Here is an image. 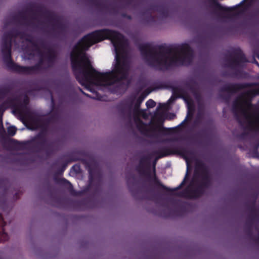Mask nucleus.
<instances>
[{
	"label": "nucleus",
	"mask_w": 259,
	"mask_h": 259,
	"mask_svg": "<svg viewBox=\"0 0 259 259\" xmlns=\"http://www.w3.org/2000/svg\"><path fill=\"white\" fill-rule=\"evenodd\" d=\"M171 90L172 95L170 98L165 103H160L155 114V117L160 121L166 118V111L169 110L171 104L178 98V87L176 85Z\"/></svg>",
	"instance_id": "8"
},
{
	"label": "nucleus",
	"mask_w": 259,
	"mask_h": 259,
	"mask_svg": "<svg viewBox=\"0 0 259 259\" xmlns=\"http://www.w3.org/2000/svg\"><path fill=\"white\" fill-rule=\"evenodd\" d=\"M250 87V84L245 83H228L223 85L220 89L222 92H227L230 94H235L238 91Z\"/></svg>",
	"instance_id": "11"
},
{
	"label": "nucleus",
	"mask_w": 259,
	"mask_h": 259,
	"mask_svg": "<svg viewBox=\"0 0 259 259\" xmlns=\"http://www.w3.org/2000/svg\"><path fill=\"white\" fill-rule=\"evenodd\" d=\"M255 121H258V120H257V119H256V120H255Z\"/></svg>",
	"instance_id": "43"
},
{
	"label": "nucleus",
	"mask_w": 259,
	"mask_h": 259,
	"mask_svg": "<svg viewBox=\"0 0 259 259\" xmlns=\"http://www.w3.org/2000/svg\"><path fill=\"white\" fill-rule=\"evenodd\" d=\"M251 226V221H247L246 222V228L245 229V231L249 238L254 240L255 238H253Z\"/></svg>",
	"instance_id": "18"
},
{
	"label": "nucleus",
	"mask_w": 259,
	"mask_h": 259,
	"mask_svg": "<svg viewBox=\"0 0 259 259\" xmlns=\"http://www.w3.org/2000/svg\"><path fill=\"white\" fill-rule=\"evenodd\" d=\"M16 132V128L14 126H11L8 128V133L9 135L13 136Z\"/></svg>",
	"instance_id": "22"
},
{
	"label": "nucleus",
	"mask_w": 259,
	"mask_h": 259,
	"mask_svg": "<svg viewBox=\"0 0 259 259\" xmlns=\"http://www.w3.org/2000/svg\"><path fill=\"white\" fill-rule=\"evenodd\" d=\"M227 66L231 68L241 66V63L247 62L244 54L240 48L234 49L229 54Z\"/></svg>",
	"instance_id": "10"
},
{
	"label": "nucleus",
	"mask_w": 259,
	"mask_h": 259,
	"mask_svg": "<svg viewBox=\"0 0 259 259\" xmlns=\"http://www.w3.org/2000/svg\"><path fill=\"white\" fill-rule=\"evenodd\" d=\"M243 113L246 119L248 120L247 127L250 130L259 132V126L256 125L254 121L251 120L250 115L245 110H243Z\"/></svg>",
	"instance_id": "14"
},
{
	"label": "nucleus",
	"mask_w": 259,
	"mask_h": 259,
	"mask_svg": "<svg viewBox=\"0 0 259 259\" xmlns=\"http://www.w3.org/2000/svg\"><path fill=\"white\" fill-rule=\"evenodd\" d=\"M179 207H180V205H179Z\"/></svg>",
	"instance_id": "44"
},
{
	"label": "nucleus",
	"mask_w": 259,
	"mask_h": 259,
	"mask_svg": "<svg viewBox=\"0 0 259 259\" xmlns=\"http://www.w3.org/2000/svg\"><path fill=\"white\" fill-rule=\"evenodd\" d=\"M238 103L237 102V101H235L233 104V109L234 111H235L237 109V108L238 107Z\"/></svg>",
	"instance_id": "27"
},
{
	"label": "nucleus",
	"mask_w": 259,
	"mask_h": 259,
	"mask_svg": "<svg viewBox=\"0 0 259 259\" xmlns=\"http://www.w3.org/2000/svg\"><path fill=\"white\" fill-rule=\"evenodd\" d=\"M248 133L246 132H243L239 135V138L241 139H244L247 136Z\"/></svg>",
	"instance_id": "26"
},
{
	"label": "nucleus",
	"mask_w": 259,
	"mask_h": 259,
	"mask_svg": "<svg viewBox=\"0 0 259 259\" xmlns=\"http://www.w3.org/2000/svg\"><path fill=\"white\" fill-rule=\"evenodd\" d=\"M190 90L196 100H199L201 98L199 91L196 87L191 85L190 87Z\"/></svg>",
	"instance_id": "19"
},
{
	"label": "nucleus",
	"mask_w": 259,
	"mask_h": 259,
	"mask_svg": "<svg viewBox=\"0 0 259 259\" xmlns=\"http://www.w3.org/2000/svg\"><path fill=\"white\" fill-rule=\"evenodd\" d=\"M223 76L225 77L227 76H230L231 75L229 74V73L227 71H224L223 73Z\"/></svg>",
	"instance_id": "30"
},
{
	"label": "nucleus",
	"mask_w": 259,
	"mask_h": 259,
	"mask_svg": "<svg viewBox=\"0 0 259 259\" xmlns=\"http://www.w3.org/2000/svg\"><path fill=\"white\" fill-rule=\"evenodd\" d=\"M197 120H198V119H196L195 120V123H196L197 122Z\"/></svg>",
	"instance_id": "37"
},
{
	"label": "nucleus",
	"mask_w": 259,
	"mask_h": 259,
	"mask_svg": "<svg viewBox=\"0 0 259 259\" xmlns=\"http://www.w3.org/2000/svg\"><path fill=\"white\" fill-rule=\"evenodd\" d=\"M247 5V6H250V4H248Z\"/></svg>",
	"instance_id": "42"
},
{
	"label": "nucleus",
	"mask_w": 259,
	"mask_h": 259,
	"mask_svg": "<svg viewBox=\"0 0 259 259\" xmlns=\"http://www.w3.org/2000/svg\"><path fill=\"white\" fill-rule=\"evenodd\" d=\"M70 60L77 80L91 92L94 84L118 93L131 83L128 41L116 31L102 29L85 35L74 46Z\"/></svg>",
	"instance_id": "1"
},
{
	"label": "nucleus",
	"mask_w": 259,
	"mask_h": 259,
	"mask_svg": "<svg viewBox=\"0 0 259 259\" xmlns=\"http://www.w3.org/2000/svg\"><path fill=\"white\" fill-rule=\"evenodd\" d=\"M256 198H257V195H256L254 196V200L252 203V206H251L249 208V209L252 213H254L256 212L255 204Z\"/></svg>",
	"instance_id": "23"
},
{
	"label": "nucleus",
	"mask_w": 259,
	"mask_h": 259,
	"mask_svg": "<svg viewBox=\"0 0 259 259\" xmlns=\"http://www.w3.org/2000/svg\"><path fill=\"white\" fill-rule=\"evenodd\" d=\"M190 107H187L188 112L187 116L185 120L183 122H182L181 124H179V130L180 129V127L183 125V122L185 121H191L192 120L194 113L195 106H192L191 108Z\"/></svg>",
	"instance_id": "16"
},
{
	"label": "nucleus",
	"mask_w": 259,
	"mask_h": 259,
	"mask_svg": "<svg viewBox=\"0 0 259 259\" xmlns=\"http://www.w3.org/2000/svg\"><path fill=\"white\" fill-rule=\"evenodd\" d=\"M5 225H6V223L4 221L2 215L1 214H0V227H2V228H3ZM2 231L3 232V233L5 234L6 233L5 232L4 228H3Z\"/></svg>",
	"instance_id": "25"
},
{
	"label": "nucleus",
	"mask_w": 259,
	"mask_h": 259,
	"mask_svg": "<svg viewBox=\"0 0 259 259\" xmlns=\"http://www.w3.org/2000/svg\"><path fill=\"white\" fill-rule=\"evenodd\" d=\"M179 155H180L181 154V151H180V150L179 149Z\"/></svg>",
	"instance_id": "38"
},
{
	"label": "nucleus",
	"mask_w": 259,
	"mask_h": 259,
	"mask_svg": "<svg viewBox=\"0 0 259 259\" xmlns=\"http://www.w3.org/2000/svg\"><path fill=\"white\" fill-rule=\"evenodd\" d=\"M186 163H187V172L186 174V176L184 178V179L183 181L179 185V189H180L182 187H183L188 181L189 179V168H190V163H189V160L187 158L186 159Z\"/></svg>",
	"instance_id": "17"
},
{
	"label": "nucleus",
	"mask_w": 259,
	"mask_h": 259,
	"mask_svg": "<svg viewBox=\"0 0 259 259\" xmlns=\"http://www.w3.org/2000/svg\"><path fill=\"white\" fill-rule=\"evenodd\" d=\"M256 217V215H254L252 217L251 219V221H252L253 220H254V219H255V218Z\"/></svg>",
	"instance_id": "34"
},
{
	"label": "nucleus",
	"mask_w": 259,
	"mask_h": 259,
	"mask_svg": "<svg viewBox=\"0 0 259 259\" xmlns=\"http://www.w3.org/2000/svg\"><path fill=\"white\" fill-rule=\"evenodd\" d=\"M78 89L79 90V91H80V92H81V93H82L83 94H84V95H85V96H87V97H90V98H91V97H90V96L89 94H87L85 93L84 92H83V91H82V90L80 88H78ZM92 98H94V99L95 98H94V97H92Z\"/></svg>",
	"instance_id": "29"
},
{
	"label": "nucleus",
	"mask_w": 259,
	"mask_h": 259,
	"mask_svg": "<svg viewBox=\"0 0 259 259\" xmlns=\"http://www.w3.org/2000/svg\"><path fill=\"white\" fill-rule=\"evenodd\" d=\"M60 181H61V183H62L64 185H66L69 188H71L72 187L71 184L68 181H67V180H66L65 179H61L60 180Z\"/></svg>",
	"instance_id": "24"
},
{
	"label": "nucleus",
	"mask_w": 259,
	"mask_h": 259,
	"mask_svg": "<svg viewBox=\"0 0 259 259\" xmlns=\"http://www.w3.org/2000/svg\"><path fill=\"white\" fill-rule=\"evenodd\" d=\"M259 148V142L256 143L254 145V149L257 150Z\"/></svg>",
	"instance_id": "32"
},
{
	"label": "nucleus",
	"mask_w": 259,
	"mask_h": 259,
	"mask_svg": "<svg viewBox=\"0 0 259 259\" xmlns=\"http://www.w3.org/2000/svg\"><path fill=\"white\" fill-rule=\"evenodd\" d=\"M51 99H52V102H53V97H52V96H51Z\"/></svg>",
	"instance_id": "39"
},
{
	"label": "nucleus",
	"mask_w": 259,
	"mask_h": 259,
	"mask_svg": "<svg viewBox=\"0 0 259 259\" xmlns=\"http://www.w3.org/2000/svg\"><path fill=\"white\" fill-rule=\"evenodd\" d=\"M179 98H183L187 104V107H191L194 106V101L192 98L188 95L185 94L184 96L182 94V90L179 87Z\"/></svg>",
	"instance_id": "15"
},
{
	"label": "nucleus",
	"mask_w": 259,
	"mask_h": 259,
	"mask_svg": "<svg viewBox=\"0 0 259 259\" xmlns=\"http://www.w3.org/2000/svg\"><path fill=\"white\" fill-rule=\"evenodd\" d=\"M154 10L159 11L160 12H162L164 16L167 13V9L163 6H156L154 7Z\"/></svg>",
	"instance_id": "20"
},
{
	"label": "nucleus",
	"mask_w": 259,
	"mask_h": 259,
	"mask_svg": "<svg viewBox=\"0 0 259 259\" xmlns=\"http://www.w3.org/2000/svg\"><path fill=\"white\" fill-rule=\"evenodd\" d=\"M97 99L98 100H102V98L101 97H97Z\"/></svg>",
	"instance_id": "36"
},
{
	"label": "nucleus",
	"mask_w": 259,
	"mask_h": 259,
	"mask_svg": "<svg viewBox=\"0 0 259 259\" xmlns=\"http://www.w3.org/2000/svg\"><path fill=\"white\" fill-rule=\"evenodd\" d=\"M211 185L212 180L208 167L202 161L197 160L192 180L183 191H179V198H199L204 194L206 189Z\"/></svg>",
	"instance_id": "5"
},
{
	"label": "nucleus",
	"mask_w": 259,
	"mask_h": 259,
	"mask_svg": "<svg viewBox=\"0 0 259 259\" xmlns=\"http://www.w3.org/2000/svg\"><path fill=\"white\" fill-rule=\"evenodd\" d=\"M139 50L146 64L156 70L164 71L178 65V49L176 48L146 42L140 45Z\"/></svg>",
	"instance_id": "4"
},
{
	"label": "nucleus",
	"mask_w": 259,
	"mask_h": 259,
	"mask_svg": "<svg viewBox=\"0 0 259 259\" xmlns=\"http://www.w3.org/2000/svg\"><path fill=\"white\" fill-rule=\"evenodd\" d=\"M8 106L13 108V113L21 120L25 119L29 114V109L28 107V101L24 100L23 103H18L15 99L8 101Z\"/></svg>",
	"instance_id": "7"
},
{
	"label": "nucleus",
	"mask_w": 259,
	"mask_h": 259,
	"mask_svg": "<svg viewBox=\"0 0 259 259\" xmlns=\"http://www.w3.org/2000/svg\"><path fill=\"white\" fill-rule=\"evenodd\" d=\"M148 93L141 94L138 98L136 95H131L125 99L122 105L129 117L133 116L134 121L138 130L143 135L152 138L157 142L162 143L177 142L178 141V125L174 128H166L163 127L150 126L144 123L140 116H146L144 110L140 107Z\"/></svg>",
	"instance_id": "3"
},
{
	"label": "nucleus",
	"mask_w": 259,
	"mask_h": 259,
	"mask_svg": "<svg viewBox=\"0 0 259 259\" xmlns=\"http://www.w3.org/2000/svg\"><path fill=\"white\" fill-rule=\"evenodd\" d=\"M176 190H178V187H177L176 188H175Z\"/></svg>",
	"instance_id": "41"
},
{
	"label": "nucleus",
	"mask_w": 259,
	"mask_h": 259,
	"mask_svg": "<svg viewBox=\"0 0 259 259\" xmlns=\"http://www.w3.org/2000/svg\"><path fill=\"white\" fill-rule=\"evenodd\" d=\"M247 106H248V108H250L253 106V105L251 103V102H248L247 103Z\"/></svg>",
	"instance_id": "33"
},
{
	"label": "nucleus",
	"mask_w": 259,
	"mask_h": 259,
	"mask_svg": "<svg viewBox=\"0 0 259 259\" xmlns=\"http://www.w3.org/2000/svg\"><path fill=\"white\" fill-rule=\"evenodd\" d=\"M75 168V166H73L72 167V169H74Z\"/></svg>",
	"instance_id": "40"
},
{
	"label": "nucleus",
	"mask_w": 259,
	"mask_h": 259,
	"mask_svg": "<svg viewBox=\"0 0 259 259\" xmlns=\"http://www.w3.org/2000/svg\"><path fill=\"white\" fill-rule=\"evenodd\" d=\"M16 25L25 29L20 31L17 28L5 32L2 39L3 59L8 68L24 75L43 73L55 64L56 54L50 46L41 48L28 31H41L54 38H60L66 34V25L54 14L48 11L19 13L10 20H5L4 30L9 26Z\"/></svg>",
	"instance_id": "2"
},
{
	"label": "nucleus",
	"mask_w": 259,
	"mask_h": 259,
	"mask_svg": "<svg viewBox=\"0 0 259 259\" xmlns=\"http://www.w3.org/2000/svg\"><path fill=\"white\" fill-rule=\"evenodd\" d=\"M165 148H162L142 155L140 158L139 163L136 167L140 175L142 177L149 176L151 170L152 160L154 158L153 165L155 168L157 160L165 156Z\"/></svg>",
	"instance_id": "6"
},
{
	"label": "nucleus",
	"mask_w": 259,
	"mask_h": 259,
	"mask_svg": "<svg viewBox=\"0 0 259 259\" xmlns=\"http://www.w3.org/2000/svg\"><path fill=\"white\" fill-rule=\"evenodd\" d=\"M194 56V51L189 45H179V66L183 64L187 66L191 65Z\"/></svg>",
	"instance_id": "9"
},
{
	"label": "nucleus",
	"mask_w": 259,
	"mask_h": 259,
	"mask_svg": "<svg viewBox=\"0 0 259 259\" xmlns=\"http://www.w3.org/2000/svg\"><path fill=\"white\" fill-rule=\"evenodd\" d=\"M236 116V118H237V121H238L239 123L240 124H242V121L241 120V119L239 118L238 116L237 115V114H235Z\"/></svg>",
	"instance_id": "31"
},
{
	"label": "nucleus",
	"mask_w": 259,
	"mask_h": 259,
	"mask_svg": "<svg viewBox=\"0 0 259 259\" xmlns=\"http://www.w3.org/2000/svg\"><path fill=\"white\" fill-rule=\"evenodd\" d=\"M209 1L211 3V6L214 9V10L223 11V12H231V11L236 10L240 7L243 5L246 1V0H243L239 4L236 5L235 6H233L232 7H224V6H222L217 1V0H209Z\"/></svg>",
	"instance_id": "12"
},
{
	"label": "nucleus",
	"mask_w": 259,
	"mask_h": 259,
	"mask_svg": "<svg viewBox=\"0 0 259 259\" xmlns=\"http://www.w3.org/2000/svg\"><path fill=\"white\" fill-rule=\"evenodd\" d=\"M159 186L161 189V192L168 197V203L175 206H176L178 202L175 199L176 196L174 195L175 193L174 191L161 184H159Z\"/></svg>",
	"instance_id": "13"
},
{
	"label": "nucleus",
	"mask_w": 259,
	"mask_h": 259,
	"mask_svg": "<svg viewBox=\"0 0 259 259\" xmlns=\"http://www.w3.org/2000/svg\"><path fill=\"white\" fill-rule=\"evenodd\" d=\"M146 105L147 108H152L155 106L156 102L152 99H149L146 102Z\"/></svg>",
	"instance_id": "21"
},
{
	"label": "nucleus",
	"mask_w": 259,
	"mask_h": 259,
	"mask_svg": "<svg viewBox=\"0 0 259 259\" xmlns=\"http://www.w3.org/2000/svg\"><path fill=\"white\" fill-rule=\"evenodd\" d=\"M126 179H127V183H129V182H130V180H129V179H128V177H127V176L126 177Z\"/></svg>",
	"instance_id": "35"
},
{
	"label": "nucleus",
	"mask_w": 259,
	"mask_h": 259,
	"mask_svg": "<svg viewBox=\"0 0 259 259\" xmlns=\"http://www.w3.org/2000/svg\"><path fill=\"white\" fill-rule=\"evenodd\" d=\"M27 143V142L20 143H19L18 146H19V147H20V148L24 147Z\"/></svg>",
	"instance_id": "28"
}]
</instances>
